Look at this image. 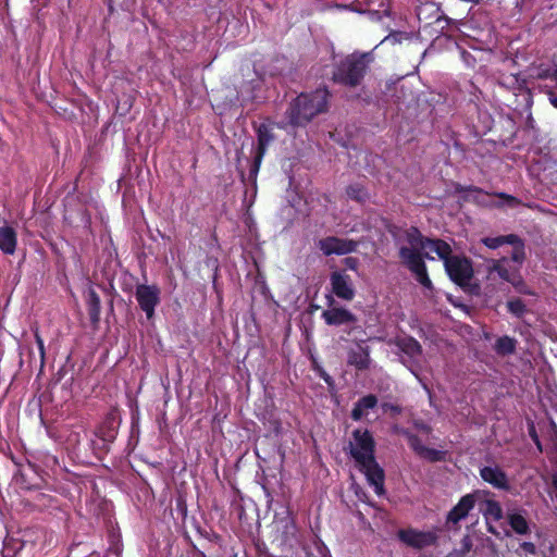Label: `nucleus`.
<instances>
[{
    "label": "nucleus",
    "mask_w": 557,
    "mask_h": 557,
    "mask_svg": "<svg viewBox=\"0 0 557 557\" xmlns=\"http://www.w3.org/2000/svg\"><path fill=\"white\" fill-rule=\"evenodd\" d=\"M349 454L367 483L377 496L385 495V472L375 459V442L367 429H356L348 443Z\"/></svg>",
    "instance_id": "nucleus-1"
},
{
    "label": "nucleus",
    "mask_w": 557,
    "mask_h": 557,
    "mask_svg": "<svg viewBox=\"0 0 557 557\" xmlns=\"http://www.w3.org/2000/svg\"><path fill=\"white\" fill-rule=\"evenodd\" d=\"M329 91L325 88H318L309 94H300L289 104L286 111L287 123L281 122L276 126L286 128L289 124L293 127L304 126L317 114L326 110Z\"/></svg>",
    "instance_id": "nucleus-2"
},
{
    "label": "nucleus",
    "mask_w": 557,
    "mask_h": 557,
    "mask_svg": "<svg viewBox=\"0 0 557 557\" xmlns=\"http://www.w3.org/2000/svg\"><path fill=\"white\" fill-rule=\"evenodd\" d=\"M373 61L372 52L356 51L342 60L333 71V81L337 84L356 87L363 79L369 64Z\"/></svg>",
    "instance_id": "nucleus-3"
},
{
    "label": "nucleus",
    "mask_w": 557,
    "mask_h": 557,
    "mask_svg": "<svg viewBox=\"0 0 557 557\" xmlns=\"http://www.w3.org/2000/svg\"><path fill=\"white\" fill-rule=\"evenodd\" d=\"M273 128L271 125L262 123L257 128L258 146L256 148L253 159L250 161L247 176L242 174V180L247 187L251 188L253 195L257 193V176L260 170L262 159L271 141L274 139Z\"/></svg>",
    "instance_id": "nucleus-4"
},
{
    "label": "nucleus",
    "mask_w": 557,
    "mask_h": 557,
    "mask_svg": "<svg viewBox=\"0 0 557 557\" xmlns=\"http://www.w3.org/2000/svg\"><path fill=\"white\" fill-rule=\"evenodd\" d=\"M423 250L408 248L407 246H401L399 248V257L403 263L410 270V272L414 275L416 280L423 287L431 289L432 282L428 275L426 267L423 261L422 252Z\"/></svg>",
    "instance_id": "nucleus-5"
},
{
    "label": "nucleus",
    "mask_w": 557,
    "mask_h": 557,
    "mask_svg": "<svg viewBox=\"0 0 557 557\" xmlns=\"http://www.w3.org/2000/svg\"><path fill=\"white\" fill-rule=\"evenodd\" d=\"M449 278L457 285L463 287L470 284L473 276L472 263L469 259L459 256H453L446 260L444 265Z\"/></svg>",
    "instance_id": "nucleus-6"
},
{
    "label": "nucleus",
    "mask_w": 557,
    "mask_h": 557,
    "mask_svg": "<svg viewBox=\"0 0 557 557\" xmlns=\"http://www.w3.org/2000/svg\"><path fill=\"white\" fill-rule=\"evenodd\" d=\"M396 345L403 354V363L418 377V366L422 356L420 343L411 336H406L398 338Z\"/></svg>",
    "instance_id": "nucleus-7"
},
{
    "label": "nucleus",
    "mask_w": 557,
    "mask_h": 557,
    "mask_svg": "<svg viewBox=\"0 0 557 557\" xmlns=\"http://www.w3.org/2000/svg\"><path fill=\"white\" fill-rule=\"evenodd\" d=\"M160 288L154 284H139L136 286V300L148 320L154 315V310L160 302Z\"/></svg>",
    "instance_id": "nucleus-8"
},
{
    "label": "nucleus",
    "mask_w": 557,
    "mask_h": 557,
    "mask_svg": "<svg viewBox=\"0 0 557 557\" xmlns=\"http://www.w3.org/2000/svg\"><path fill=\"white\" fill-rule=\"evenodd\" d=\"M318 248L324 256H344L354 252L358 244L352 239L327 236L317 243Z\"/></svg>",
    "instance_id": "nucleus-9"
},
{
    "label": "nucleus",
    "mask_w": 557,
    "mask_h": 557,
    "mask_svg": "<svg viewBox=\"0 0 557 557\" xmlns=\"http://www.w3.org/2000/svg\"><path fill=\"white\" fill-rule=\"evenodd\" d=\"M400 542L412 548L421 549L435 543L436 536L430 531H419L416 529H400L397 532Z\"/></svg>",
    "instance_id": "nucleus-10"
},
{
    "label": "nucleus",
    "mask_w": 557,
    "mask_h": 557,
    "mask_svg": "<svg viewBox=\"0 0 557 557\" xmlns=\"http://www.w3.org/2000/svg\"><path fill=\"white\" fill-rule=\"evenodd\" d=\"M481 494V491H474L463 495L457 505L449 510L447 523L458 524L461 520L466 519L469 512L474 508L475 503L480 499Z\"/></svg>",
    "instance_id": "nucleus-11"
},
{
    "label": "nucleus",
    "mask_w": 557,
    "mask_h": 557,
    "mask_svg": "<svg viewBox=\"0 0 557 557\" xmlns=\"http://www.w3.org/2000/svg\"><path fill=\"white\" fill-rule=\"evenodd\" d=\"M505 519L516 534L528 535L531 533V523L524 508L516 505L508 506L505 511Z\"/></svg>",
    "instance_id": "nucleus-12"
},
{
    "label": "nucleus",
    "mask_w": 557,
    "mask_h": 557,
    "mask_svg": "<svg viewBox=\"0 0 557 557\" xmlns=\"http://www.w3.org/2000/svg\"><path fill=\"white\" fill-rule=\"evenodd\" d=\"M333 294L343 300L350 301L356 295L352 281L344 271H334L330 276Z\"/></svg>",
    "instance_id": "nucleus-13"
},
{
    "label": "nucleus",
    "mask_w": 557,
    "mask_h": 557,
    "mask_svg": "<svg viewBox=\"0 0 557 557\" xmlns=\"http://www.w3.org/2000/svg\"><path fill=\"white\" fill-rule=\"evenodd\" d=\"M480 511L485 519L487 531L494 535H498L499 533L494 524L505 518V512L500 504L495 499L487 498L480 503Z\"/></svg>",
    "instance_id": "nucleus-14"
},
{
    "label": "nucleus",
    "mask_w": 557,
    "mask_h": 557,
    "mask_svg": "<svg viewBox=\"0 0 557 557\" xmlns=\"http://www.w3.org/2000/svg\"><path fill=\"white\" fill-rule=\"evenodd\" d=\"M480 476L494 488L508 491L510 487L506 472L498 466H484L480 468Z\"/></svg>",
    "instance_id": "nucleus-15"
},
{
    "label": "nucleus",
    "mask_w": 557,
    "mask_h": 557,
    "mask_svg": "<svg viewBox=\"0 0 557 557\" xmlns=\"http://www.w3.org/2000/svg\"><path fill=\"white\" fill-rule=\"evenodd\" d=\"M321 317L331 326L349 325L357 322L356 315L343 307H330L322 312Z\"/></svg>",
    "instance_id": "nucleus-16"
},
{
    "label": "nucleus",
    "mask_w": 557,
    "mask_h": 557,
    "mask_svg": "<svg viewBox=\"0 0 557 557\" xmlns=\"http://www.w3.org/2000/svg\"><path fill=\"white\" fill-rule=\"evenodd\" d=\"M260 79L251 81L244 83L237 95V100L239 101L240 106L246 104L250 101H261L263 99V96L260 95Z\"/></svg>",
    "instance_id": "nucleus-17"
},
{
    "label": "nucleus",
    "mask_w": 557,
    "mask_h": 557,
    "mask_svg": "<svg viewBox=\"0 0 557 557\" xmlns=\"http://www.w3.org/2000/svg\"><path fill=\"white\" fill-rule=\"evenodd\" d=\"M488 270L490 273H497V275L506 282L513 280L512 276L519 272V268L513 265L508 258L493 260Z\"/></svg>",
    "instance_id": "nucleus-18"
},
{
    "label": "nucleus",
    "mask_w": 557,
    "mask_h": 557,
    "mask_svg": "<svg viewBox=\"0 0 557 557\" xmlns=\"http://www.w3.org/2000/svg\"><path fill=\"white\" fill-rule=\"evenodd\" d=\"M347 361L350 366H354L359 370L367 369L370 363V354L368 347H364L360 344L351 347L348 351Z\"/></svg>",
    "instance_id": "nucleus-19"
},
{
    "label": "nucleus",
    "mask_w": 557,
    "mask_h": 557,
    "mask_svg": "<svg viewBox=\"0 0 557 557\" xmlns=\"http://www.w3.org/2000/svg\"><path fill=\"white\" fill-rule=\"evenodd\" d=\"M430 253H436L440 259L444 261V265L446 264V260H450L451 248L450 246L442 240V239H429L426 243V249L424 250V256L428 259L434 260Z\"/></svg>",
    "instance_id": "nucleus-20"
},
{
    "label": "nucleus",
    "mask_w": 557,
    "mask_h": 557,
    "mask_svg": "<svg viewBox=\"0 0 557 557\" xmlns=\"http://www.w3.org/2000/svg\"><path fill=\"white\" fill-rule=\"evenodd\" d=\"M377 405V398L373 394L366 395L355 404L350 417L354 421H360L368 414V411L374 409Z\"/></svg>",
    "instance_id": "nucleus-21"
},
{
    "label": "nucleus",
    "mask_w": 557,
    "mask_h": 557,
    "mask_svg": "<svg viewBox=\"0 0 557 557\" xmlns=\"http://www.w3.org/2000/svg\"><path fill=\"white\" fill-rule=\"evenodd\" d=\"M17 234L13 227L0 226V250L4 255H13L16 250Z\"/></svg>",
    "instance_id": "nucleus-22"
},
{
    "label": "nucleus",
    "mask_w": 557,
    "mask_h": 557,
    "mask_svg": "<svg viewBox=\"0 0 557 557\" xmlns=\"http://www.w3.org/2000/svg\"><path fill=\"white\" fill-rule=\"evenodd\" d=\"M86 304L90 322L96 325L100 321L101 301L100 297L92 287L88 288Z\"/></svg>",
    "instance_id": "nucleus-23"
},
{
    "label": "nucleus",
    "mask_w": 557,
    "mask_h": 557,
    "mask_svg": "<svg viewBox=\"0 0 557 557\" xmlns=\"http://www.w3.org/2000/svg\"><path fill=\"white\" fill-rule=\"evenodd\" d=\"M498 84L513 91L527 89V81L520 74H504L499 77Z\"/></svg>",
    "instance_id": "nucleus-24"
},
{
    "label": "nucleus",
    "mask_w": 557,
    "mask_h": 557,
    "mask_svg": "<svg viewBox=\"0 0 557 557\" xmlns=\"http://www.w3.org/2000/svg\"><path fill=\"white\" fill-rule=\"evenodd\" d=\"M517 339L508 335L500 336L496 339L493 349L498 356H509L516 351Z\"/></svg>",
    "instance_id": "nucleus-25"
},
{
    "label": "nucleus",
    "mask_w": 557,
    "mask_h": 557,
    "mask_svg": "<svg viewBox=\"0 0 557 557\" xmlns=\"http://www.w3.org/2000/svg\"><path fill=\"white\" fill-rule=\"evenodd\" d=\"M481 242L490 249H497L505 244L516 245L519 243V237L515 234H509L495 237H484Z\"/></svg>",
    "instance_id": "nucleus-26"
},
{
    "label": "nucleus",
    "mask_w": 557,
    "mask_h": 557,
    "mask_svg": "<svg viewBox=\"0 0 557 557\" xmlns=\"http://www.w3.org/2000/svg\"><path fill=\"white\" fill-rule=\"evenodd\" d=\"M406 240L409 244L408 248L425 250L429 238L422 236L417 227H410L406 231Z\"/></svg>",
    "instance_id": "nucleus-27"
},
{
    "label": "nucleus",
    "mask_w": 557,
    "mask_h": 557,
    "mask_svg": "<svg viewBox=\"0 0 557 557\" xmlns=\"http://www.w3.org/2000/svg\"><path fill=\"white\" fill-rule=\"evenodd\" d=\"M508 311L517 318H522L527 312V307L520 298H512L507 301Z\"/></svg>",
    "instance_id": "nucleus-28"
},
{
    "label": "nucleus",
    "mask_w": 557,
    "mask_h": 557,
    "mask_svg": "<svg viewBox=\"0 0 557 557\" xmlns=\"http://www.w3.org/2000/svg\"><path fill=\"white\" fill-rule=\"evenodd\" d=\"M346 193L349 198L358 201H362L367 196L364 188L359 184L348 186Z\"/></svg>",
    "instance_id": "nucleus-29"
},
{
    "label": "nucleus",
    "mask_w": 557,
    "mask_h": 557,
    "mask_svg": "<svg viewBox=\"0 0 557 557\" xmlns=\"http://www.w3.org/2000/svg\"><path fill=\"white\" fill-rule=\"evenodd\" d=\"M512 246H513V249L511 252V258L509 260H510V262H513V263H517L520 265L524 260L523 243L519 238V243H517L516 245H512Z\"/></svg>",
    "instance_id": "nucleus-30"
},
{
    "label": "nucleus",
    "mask_w": 557,
    "mask_h": 557,
    "mask_svg": "<svg viewBox=\"0 0 557 557\" xmlns=\"http://www.w3.org/2000/svg\"><path fill=\"white\" fill-rule=\"evenodd\" d=\"M420 457L429 461H440L444 458V453L434 448L424 447Z\"/></svg>",
    "instance_id": "nucleus-31"
},
{
    "label": "nucleus",
    "mask_w": 557,
    "mask_h": 557,
    "mask_svg": "<svg viewBox=\"0 0 557 557\" xmlns=\"http://www.w3.org/2000/svg\"><path fill=\"white\" fill-rule=\"evenodd\" d=\"M513 280H509L508 283H510L518 293L521 294H528L531 295L532 293L527 288L525 284L523 283V280L519 272H517L513 276Z\"/></svg>",
    "instance_id": "nucleus-32"
},
{
    "label": "nucleus",
    "mask_w": 557,
    "mask_h": 557,
    "mask_svg": "<svg viewBox=\"0 0 557 557\" xmlns=\"http://www.w3.org/2000/svg\"><path fill=\"white\" fill-rule=\"evenodd\" d=\"M409 38V35L407 33H404V32H393L391 34H388L382 41L381 44H384V42H391V44H398V42H401L404 39H407Z\"/></svg>",
    "instance_id": "nucleus-33"
},
{
    "label": "nucleus",
    "mask_w": 557,
    "mask_h": 557,
    "mask_svg": "<svg viewBox=\"0 0 557 557\" xmlns=\"http://www.w3.org/2000/svg\"><path fill=\"white\" fill-rule=\"evenodd\" d=\"M408 443L409 446L414 450L419 456L424 449L425 445L422 444L421 440L414 434H408Z\"/></svg>",
    "instance_id": "nucleus-34"
},
{
    "label": "nucleus",
    "mask_w": 557,
    "mask_h": 557,
    "mask_svg": "<svg viewBox=\"0 0 557 557\" xmlns=\"http://www.w3.org/2000/svg\"><path fill=\"white\" fill-rule=\"evenodd\" d=\"M519 549L528 555L535 556L537 554V549L534 543L524 541L519 544Z\"/></svg>",
    "instance_id": "nucleus-35"
},
{
    "label": "nucleus",
    "mask_w": 557,
    "mask_h": 557,
    "mask_svg": "<svg viewBox=\"0 0 557 557\" xmlns=\"http://www.w3.org/2000/svg\"><path fill=\"white\" fill-rule=\"evenodd\" d=\"M460 57L463 61V63L468 66V67H473L475 65V58L468 51L466 50H461L460 51Z\"/></svg>",
    "instance_id": "nucleus-36"
},
{
    "label": "nucleus",
    "mask_w": 557,
    "mask_h": 557,
    "mask_svg": "<svg viewBox=\"0 0 557 557\" xmlns=\"http://www.w3.org/2000/svg\"><path fill=\"white\" fill-rule=\"evenodd\" d=\"M496 196L504 199L509 207H516L519 203V200L517 198L508 194L498 193L496 194Z\"/></svg>",
    "instance_id": "nucleus-37"
},
{
    "label": "nucleus",
    "mask_w": 557,
    "mask_h": 557,
    "mask_svg": "<svg viewBox=\"0 0 557 557\" xmlns=\"http://www.w3.org/2000/svg\"><path fill=\"white\" fill-rule=\"evenodd\" d=\"M35 342L37 344L40 357H41V359H44L45 358V343L37 330L35 331Z\"/></svg>",
    "instance_id": "nucleus-38"
},
{
    "label": "nucleus",
    "mask_w": 557,
    "mask_h": 557,
    "mask_svg": "<svg viewBox=\"0 0 557 557\" xmlns=\"http://www.w3.org/2000/svg\"><path fill=\"white\" fill-rule=\"evenodd\" d=\"M545 94L547 95L549 103L557 109V89L554 90L552 88H548Z\"/></svg>",
    "instance_id": "nucleus-39"
},
{
    "label": "nucleus",
    "mask_w": 557,
    "mask_h": 557,
    "mask_svg": "<svg viewBox=\"0 0 557 557\" xmlns=\"http://www.w3.org/2000/svg\"><path fill=\"white\" fill-rule=\"evenodd\" d=\"M472 548V541L470 539L469 535H466L462 541H461V547L460 549L465 553V554H468Z\"/></svg>",
    "instance_id": "nucleus-40"
},
{
    "label": "nucleus",
    "mask_w": 557,
    "mask_h": 557,
    "mask_svg": "<svg viewBox=\"0 0 557 557\" xmlns=\"http://www.w3.org/2000/svg\"><path fill=\"white\" fill-rule=\"evenodd\" d=\"M346 267L350 270H356L358 265V259L354 257H347L344 260Z\"/></svg>",
    "instance_id": "nucleus-41"
},
{
    "label": "nucleus",
    "mask_w": 557,
    "mask_h": 557,
    "mask_svg": "<svg viewBox=\"0 0 557 557\" xmlns=\"http://www.w3.org/2000/svg\"><path fill=\"white\" fill-rule=\"evenodd\" d=\"M466 555L467 554H465L460 548H458L448 553L446 557H466Z\"/></svg>",
    "instance_id": "nucleus-42"
},
{
    "label": "nucleus",
    "mask_w": 557,
    "mask_h": 557,
    "mask_svg": "<svg viewBox=\"0 0 557 557\" xmlns=\"http://www.w3.org/2000/svg\"><path fill=\"white\" fill-rule=\"evenodd\" d=\"M530 434H531V436H532L533 441L535 442L536 446L541 449V443H540V441H539V437H537V435H536L535 431H534V430H532Z\"/></svg>",
    "instance_id": "nucleus-43"
},
{
    "label": "nucleus",
    "mask_w": 557,
    "mask_h": 557,
    "mask_svg": "<svg viewBox=\"0 0 557 557\" xmlns=\"http://www.w3.org/2000/svg\"><path fill=\"white\" fill-rule=\"evenodd\" d=\"M550 74H552V71L546 70V71H544V72L540 73V74H539V77H540V78H550V79H552Z\"/></svg>",
    "instance_id": "nucleus-44"
},
{
    "label": "nucleus",
    "mask_w": 557,
    "mask_h": 557,
    "mask_svg": "<svg viewBox=\"0 0 557 557\" xmlns=\"http://www.w3.org/2000/svg\"><path fill=\"white\" fill-rule=\"evenodd\" d=\"M550 77H552L553 81H555L557 83V65L552 71Z\"/></svg>",
    "instance_id": "nucleus-45"
},
{
    "label": "nucleus",
    "mask_w": 557,
    "mask_h": 557,
    "mask_svg": "<svg viewBox=\"0 0 557 557\" xmlns=\"http://www.w3.org/2000/svg\"><path fill=\"white\" fill-rule=\"evenodd\" d=\"M195 557H206V555L202 552H198Z\"/></svg>",
    "instance_id": "nucleus-46"
},
{
    "label": "nucleus",
    "mask_w": 557,
    "mask_h": 557,
    "mask_svg": "<svg viewBox=\"0 0 557 557\" xmlns=\"http://www.w3.org/2000/svg\"><path fill=\"white\" fill-rule=\"evenodd\" d=\"M323 379H324V381H325L326 383H329V381H330V376H329V375L323 376Z\"/></svg>",
    "instance_id": "nucleus-47"
},
{
    "label": "nucleus",
    "mask_w": 557,
    "mask_h": 557,
    "mask_svg": "<svg viewBox=\"0 0 557 557\" xmlns=\"http://www.w3.org/2000/svg\"><path fill=\"white\" fill-rule=\"evenodd\" d=\"M332 302H333V299L330 297V298H329V305L331 306V305H332Z\"/></svg>",
    "instance_id": "nucleus-48"
},
{
    "label": "nucleus",
    "mask_w": 557,
    "mask_h": 557,
    "mask_svg": "<svg viewBox=\"0 0 557 557\" xmlns=\"http://www.w3.org/2000/svg\"><path fill=\"white\" fill-rule=\"evenodd\" d=\"M339 8H342V9H347V5H341Z\"/></svg>",
    "instance_id": "nucleus-49"
},
{
    "label": "nucleus",
    "mask_w": 557,
    "mask_h": 557,
    "mask_svg": "<svg viewBox=\"0 0 557 557\" xmlns=\"http://www.w3.org/2000/svg\"><path fill=\"white\" fill-rule=\"evenodd\" d=\"M324 557H331V555L324 556Z\"/></svg>",
    "instance_id": "nucleus-50"
}]
</instances>
